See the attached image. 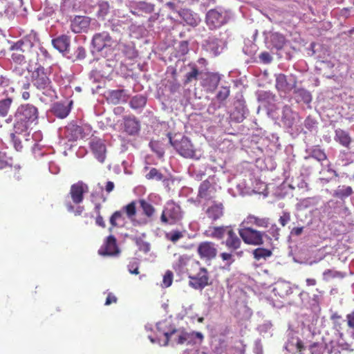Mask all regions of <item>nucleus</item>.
I'll list each match as a JSON object with an SVG mask.
<instances>
[{
  "label": "nucleus",
  "mask_w": 354,
  "mask_h": 354,
  "mask_svg": "<svg viewBox=\"0 0 354 354\" xmlns=\"http://www.w3.org/2000/svg\"><path fill=\"white\" fill-rule=\"evenodd\" d=\"M39 118V111L36 106L30 104L19 106L15 113L16 133L26 131L31 125L37 124Z\"/></svg>",
  "instance_id": "f257e3e1"
},
{
  "label": "nucleus",
  "mask_w": 354,
  "mask_h": 354,
  "mask_svg": "<svg viewBox=\"0 0 354 354\" xmlns=\"http://www.w3.org/2000/svg\"><path fill=\"white\" fill-rule=\"evenodd\" d=\"M50 75V72L39 65L31 71V82L43 95L52 97L55 95V91L53 88Z\"/></svg>",
  "instance_id": "f03ea898"
},
{
  "label": "nucleus",
  "mask_w": 354,
  "mask_h": 354,
  "mask_svg": "<svg viewBox=\"0 0 354 354\" xmlns=\"http://www.w3.org/2000/svg\"><path fill=\"white\" fill-rule=\"evenodd\" d=\"M165 337V346L167 345L169 342L171 340L177 344H183L187 343V344H194L196 343L195 339L197 338L202 342L203 339V335L200 332H191L188 333L183 330L172 329L170 331L165 332L164 333Z\"/></svg>",
  "instance_id": "7ed1b4c3"
},
{
  "label": "nucleus",
  "mask_w": 354,
  "mask_h": 354,
  "mask_svg": "<svg viewBox=\"0 0 354 354\" xmlns=\"http://www.w3.org/2000/svg\"><path fill=\"white\" fill-rule=\"evenodd\" d=\"M183 218L181 207L174 201L167 203L160 215V222L162 225H173L179 222Z\"/></svg>",
  "instance_id": "20e7f679"
},
{
  "label": "nucleus",
  "mask_w": 354,
  "mask_h": 354,
  "mask_svg": "<svg viewBox=\"0 0 354 354\" xmlns=\"http://www.w3.org/2000/svg\"><path fill=\"white\" fill-rule=\"evenodd\" d=\"M91 126L88 124L79 126L75 124H69L66 127L64 136L68 141L74 142L88 136L91 133Z\"/></svg>",
  "instance_id": "39448f33"
},
{
  "label": "nucleus",
  "mask_w": 354,
  "mask_h": 354,
  "mask_svg": "<svg viewBox=\"0 0 354 354\" xmlns=\"http://www.w3.org/2000/svg\"><path fill=\"white\" fill-rule=\"evenodd\" d=\"M239 233L245 243L252 245H262L263 243V236L266 235L265 232L254 230L249 226H243V228L239 230Z\"/></svg>",
  "instance_id": "423d86ee"
},
{
  "label": "nucleus",
  "mask_w": 354,
  "mask_h": 354,
  "mask_svg": "<svg viewBox=\"0 0 354 354\" xmlns=\"http://www.w3.org/2000/svg\"><path fill=\"white\" fill-rule=\"evenodd\" d=\"M169 142L181 156L186 158H194L196 157V150L191 141L187 137L184 136L180 140L174 141L169 137Z\"/></svg>",
  "instance_id": "0eeeda50"
},
{
  "label": "nucleus",
  "mask_w": 354,
  "mask_h": 354,
  "mask_svg": "<svg viewBox=\"0 0 354 354\" xmlns=\"http://www.w3.org/2000/svg\"><path fill=\"white\" fill-rule=\"evenodd\" d=\"M188 278L189 286L196 290H203L205 287L211 284L209 272L205 268H200L196 274H189Z\"/></svg>",
  "instance_id": "6e6552de"
},
{
  "label": "nucleus",
  "mask_w": 354,
  "mask_h": 354,
  "mask_svg": "<svg viewBox=\"0 0 354 354\" xmlns=\"http://www.w3.org/2000/svg\"><path fill=\"white\" fill-rule=\"evenodd\" d=\"M92 44L97 51L106 48L109 50H113L117 46V42L106 32L96 33L93 37Z\"/></svg>",
  "instance_id": "1a4fd4ad"
},
{
  "label": "nucleus",
  "mask_w": 354,
  "mask_h": 354,
  "mask_svg": "<svg viewBox=\"0 0 354 354\" xmlns=\"http://www.w3.org/2000/svg\"><path fill=\"white\" fill-rule=\"evenodd\" d=\"M197 252L201 259H214L218 252L216 245L212 241H203L198 244Z\"/></svg>",
  "instance_id": "9d476101"
},
{
  "label": "nucleus",
  "mask_w": 354,
  "mask_h": 354,
  "mask_svg": "<svg viewBox=\"0 0 354 354\" xmlns=\"http://www.w3.org/2000/svg\"><path fill=\"white\" fill-rule=\"evenodd\" d=\"M88 191V185L82 181H78L71 186L68 195L74 204L79 205L83 202L84 195Z\"/></svg>",
  "instance_id": "9b49d317"
},
{
  "label": "nucleus",
  "mask_w": 354,
  "mask_h": 354,
  "mask_svg": "<svg viewBox=\"0 0 354 354\" xmlns=\"http://www.w3.org/2000/svg\"><path fill=\"white\" fill-rule=\"evenodd\" d=\"M297 85V78L293 75H286L279 74L276 78V88L277 90L288 93L292 91Z\"/></svg>",
  "instance_id": "f8f14e48"
},
{
  "label": "nucleus",
  "mask_w": 354,
  "mask_h": 354,
  "mask_svg": "<svg viewBox=\"0 0 354 354\" xmlns=\"http://www.w3.org/2000/svg\"><path fill=\"white\" fill-rule=\"evenodd\" d=\"M120 252L117 245V241L113 235H109L103 245L98 250L99 254L102 256H114Z\"/></svg>",
  "instance_id": "ddd939ff"
},
{
  "label": "nucleus",
  "mask_w": 354,
  "mask_h": 354,
  "mask_svg": "<svg viewBox=\"0 0 354 354\" xmlns=\"http://www.w3.org/2000/svg\"><path fill=\"white\" fill-rule=\"evenodd\" d=\"M225 47V41L215 36L209 37L205 41L206 50L214 57L219 55Z\"/></svg>",
  "instance_id": "4468645a"
},
{
  "label": "nucleus",
  "mask_w": 354,
  "mask_h": 354,
  "mask_svg": "<svg viewBox=\"0 0 354 354\" xmlns=\"http://www.w3.org/2000/svg\"><path fill=\"white\" fill-rule=\"evenodd\" d=\"M91 24V19L86 16H76L71 21V29L75 33L86 32Z\"/></svg>",
  "instance_id": "2eb2a0df"
},
{
  "label": "nucleus",
  "mask_w": 354,
  "mask_h": 354,
  "mask_svg": "<svg viewBox=\"0 0 354 354\" xmlns=\"http://www.w3.org/2000/svg\"><path fill=\"white\" fill-rule=\"evenodd\" d=\"M270 225V218L268 217H259L258 216H255L254 214H249L247 217L243 221L241 225L242 226H249L252 227L255 225L258 227L267 228Z\"/></svg>",
  "instance_id": "dca6fc26"
},
{
  "label": "nucleus",
  "mask_w": 354,
  "mask_h": 354,
  "mask_svg": "<svg viewBox=\"0 0 354 354\" xmlns=\"http://www.w3.org/2000/svg\"><path fill=\"white\" fill-rule=\"evenodd\" d=\"M91 149L95 157L103 162L106 158V148L104 141L101 139H94L90 143Z\"/></svg>",
  "instance_id": "f3484780"
},
{
  "label": "nucleus",
  "mask_w": 354,
  "mask_h": 354,
  "mask_svg": "<svg viewBox=\"0 0 354 354\" xmlns=\"http://www.w3.org/2000/svg\"><path fill=\"white\" fill-rule=\"evenodd\" d=\"M221 81V76L217 73H206L203 79V86L207 88L210 92H214L218 87Z\"/></svg>",
  "instance_id": "a211bd4d"
},
{
  "label": "nucleus",
  "mask_w": 354,
  "mask_h": 354,
  "mask_svg": "<svg viewBox=\"0 0 354 354\" xmlns=\"http://www.w3.org/2000/svg\"><path fill=\"white\" fill-rule=\"evenodd\" d=\"M71 39L66 35H62L52 40L54 48L60 53H68L69 52Z\"/></svg>",
  "instance_id": "6ab92c4d"
},
{
  "label": "nucleus",
  "mask_w": 354,
  "mask_h": 354,
  "mask_svg": "<svg viewBox=\"0 0 354 354\" xmlns=\"http://www.w3.org/2000/svg\"><path fill=\"white\" fill-rule=\"evenodd\" d=\"M124 127L128 135L133 136L140 131V122L134 116H127L124 118Z\"/></svg>",
  "instance_id": "aec40b11"
},
{
  "label": "nucleus",
  "mask_w": 354,
  "mask_h": 354,
  "mask_svg": "<svg viewBox=\"0 0 354 354\" xmlns=\"http://www.w3.org/2000/svg\"><path fill=\"white\" fill-rule=\"evenodd\" d=\"M226 234L227 235L225 242L226 247L232 250H236L240 248L241 245V239L230 227H228Z\"/></svg>",
  "instance_id": "412c9836"
},
{
  "label": "nucleus",
  "mask_w": 354,
  "mask_h": 354,
  "mask_svg": "<svg viewBox=\"0 0 354 354\" xmlns=\"http://www.w3.org/2000/svg\"><path fill=\"white\" fill-rule=\"evenodd\" d=\"M273 292L275 295L285 298L292 293V289L290 283L283 281L275 283Z\"/></svg>",
  "instance_id": "4be33fe9"
},
{
  "label": "nucleus",
  "mask_w": 354,
  "mask_h": 354,
  "mask_svg": "<svg viewBox=\"0 0 354 354\" xmlns=\"http://www.w3.org/2000/svg\"><path fill=\"white\" fill-rule=\"evenodd\" d=\"M229 226H209L204 232V235L216 239H222Z\"/></svg>",
  "instance_id": "5701e85b"
},
{
  "label": "nucleus",
  "mask_w": 354,
  "mask_h": 354,
  "mask_svg": "<svg viewBox=\"0 0 354 354\" xmlns=\"http://www.w3.org/2000/svg\"><path fill=\"white\" fill-rule=\"evenodd\" d=\"M24 46H28V44L22 40L18 41L12 46L11 49L15 50V52L12 54V59L15 62L21 64L24 61V55L21 53L24 51L23 48Z\"/></svg>",
  "instance_id": "b1692460"
},
{
  "label": "nucleus",
  "mask_w": 354,
  "mask_h": 354,
  "mask_svg": "<svg viewBox=\"0 0 354 354\" xmlns=\"http://www.w3.org/2000/svg\"><path fill=\"white\" fill-rule=\"evenodd\" d=\"M207 217L212 221H216L223 215V205L222 203H214L206 210Z\"/></svg>",
  "instance_id": "393cba45"
},
{
  "label": "nucleus",
  "mask_w": 354,
  "mask_h": 354,
  "mask_svg": "<svg viewBox=\"0 0 354 354\" xmlns=\"http://www.w3.org/2000/svg\"><path fill=\"white\" fill-rule=\"evenodd\" d=\"M128 96L123 89L113 90L109 93L108 100L113 104H118L120 102H126Z\"/></svg>",
  "instance_id": "a878e982"
},
{
  "label": "nucleus",
  "mask_w": 354,
  "mask_h": 354,
  "mask_svg": "<svg viewBox=\"0 0 354 354\" xmlns=\"http://www.w3.org/2000/svg\"><path fill=\"white\" fill-rule=\"evenodd\" d=\"M335 140L337 142H339L343 147L346 148H349L350 144L351 142V138L349 133L341 129H337L335 131Z\"/></svg>",
  "instance_id": "bb28decb"
},
{
  "label": "nucleus",
  "mask_w": 354,
  "mask_h": 354,
  "mask_svg": "<svg viewBox=\"0 0 354 354\" xmlns=\"http://www.w3.org/2000/svg\"><path fill=\"white\" fill-rule=\"evenodd\" d=\"M124 222L125 217L124 216L122 211H115L109 218L111 226L109 228V231L111 232L114 227L122 226Z\"/></svg>",
  "instance_id": "cd10ccee"
},
{
  "label": "nucleus",
  "mask_w": 354,
  "mask_h": 354,
  "mask_svg": "<svg viewBox=\"0 0 354 354\" xmlns=\"http://www.w3.org/2000/svg\"><path fill=\"white\" fill-rule=\"evenodd\" d=\"M206 21L213 28L218 27L222 24V15L216 10H210L207 13Z\"/></svg>",
  "instance_id": "c85d7f7f"
},
{
  "label": "nucleus",
  "mask_w": 354,
  "mask_h": 354,
  "mask_svg": "<svg viewBox=\"0 0 354 354\" xmlns=\"http://www.w3.org/2000/svg\"><path fill=\"white\" fill-rule=\"evenodd\" d=\"M53 113L59 118H66L70 113L71 108L64 103L57 102L53 106Z\"/></svg>",
  "instance_id": "c756f323"
},
{
  "label": "nucleus",
  "mask_w": 354,
  "mask_h": 354,
  "mask_svg": "<svg viewBox=\"0 0 354 354\" xmlns=\"http://www.w3.org/2000/svg\"><path fill=\"white\" fill-rule=\"evenodd\" d=\"M295 115L296 113L292 112L290 108L285 106L283 110L281 121L285 126L291 128L295 124Z\"/></svg>",
  "instance_id": "7c9ffc66"
},
{
  "label": "nucleus",
  "mask_w": 354,
  "mask_h": 354,
  "mask_svg": "<svg viewBox=\"0 0 354 354\" xmlns=\"http://www.w3.org/2000/svg\"><path fill=\"white\" fill-rule=\"evenodd\" d=\"M353 194V189L351 186L339 185L334 191L333 196L335 198L344 200Z\"/></svg>",
  "instance_id": "2f4dec72"
},
{
  "label": "nucleus",
  "mask_w": 354,
  "mask_h": 354,
  "mask_svg": "<svg viewBox=\"0 0 354 354\" xmlns=\"http://www.w3.org/2000/svg\"><path fill=\"white\" fill-rule=\"evenodd\" d=\"M140 204V207L142 210L143 214L150 220H151L155 214H156V208L149 202L146 201L145 199H140L138 201Z\"/></svg>",
  "instance_id": "473e14b6"
},
{
  "label": "nucleus",
  "mask_w": 354,
  "mask_h": 354,
  "mask_svg": "<svg viewBox=\"0 0 354 354\" xmlns=\"http://www.w3.org/2000/svg\"><path fill=\"white\" fill-rule=\"evenodd\" d=\"M188 66L191 68V71L188 72L185 75L184 80V85H187L193 80H196L200 72L195 64H189Z\"/></svg>",
  "instance_id": "72a5a7b5"
},
{
  "label": "nucleus",
  "mask_w": 354,
  "mask_h": 354,
  "mask_svg": "<svg viewBox=\"0 0 354 354\" xmlns=\"http://www.w3.org/2000/svg\"><path fill=\"white\" fill-rule=\"evenodd\" d=\"M285 37L278 32L273 33L271 35V43L276 49L281 50L286 44Z\"/></svg>",
  "instance_id": "f704fd0d"
},
{
  "label": "nucleus",
  "mask_w": 354,
  "mask_h": 354,
  "mask_svg": "<svg viewBox=\"0 0 354 354\" xmlns=\"http://www.w3.org/2000/svg\"><path fill=\"white\" fill-rule=\"evenodd\" d=\"M344 274L335 269H327L322 273V279L325 281H328L333 279H342Z\"/></svg>",
  "instance_id": "c9c22d12"
},
{
  "label": "nucleus",
  "mask_w": 354,
  "mask_h": 354,
  "mask_svg": "<svg viewBox=\"0 0 354 354\" xmlns=\"http://www.w3.org/2000/svg\"><path fill=\"white\" fill-rule=\"evenodd\" d=\"M147 98L142 95H136L130 100V106L133 109H140L145 106Z\"/></svg>",
  "instance_id": "e433bc0d"
},
{
  "label": "nucleus",
  "mask_w": 354,
  "mask_h": 354,
  "mask_svg": "<svg viewBox=\"0 0 354 354\" xmlns=\"http://www.w3.org/2000/svg\"><path fill=\"white\" fill-rule=\"evenodd\" d=\"M271 255V250L266 248H258L253 250L254 258L257 261L261 259H266V258L270 257Z\"/></svg>",
  "instance_id": "4c0bfd02"
},
{
  "label": "nucleus",
  "mask_w": 354,
  "mask_h": 354,
  "mask_svg": "<svg viewBox=\"0 0 354 354\" xmlns=\"http://www.w3.org/2000/svg\"><path fill=\"white\" fill-rule=\"evenodd\" d=\"M309 156L319 162H322L327 159V156L324 151L317 147L311 149Z\"/></svg>",
  "instance_id": "58836bf2"
},
{
  "label": "nucleus",
  "mask_w": 354,
  "mask_h": 354,
  "mask_svg": "<svg viewBox=\"0 0 354 354\" xmlns=\"http://www.w3.org/2000/svg\"><path fill=\"white\" fill-rule=\"evenodd\" d=\"M125 212L127 216L130 219L133 220L136 214V203L135 201H132L130 203L122 207V212Z\"/></svg>",
  "instance_id": "ea45409f"
},
{
  "label": "nucleus",
  "mask_w": 354,
  "mask_h": 354,
  "mask_svg": "<svg viewBox=\"0 0 354 354\" xmlns=\"http://www.w3.org/2000/svg\"><path fill=\"white\" fill-rule=\"evenodd\" d=\"M12 100L10 97H8L0 100V116H6L10 108Z\"/></svg>",
  "instance_id": "a19ab883"
},
{
  "label": "nucleus",
  "mask_w": 354,
  "mask_h": 354,
  "mask_svg": "<svg viewBox=\"0 0 354 354\" xmlns=\"http://www.w3.org/2000/svg\"><path fill=\"white\" fill-rule=\"evenodd\" d=\"M211 187V183L208 180L202 182L198 189V196L201 198H207L209 196V189Z\"/></svg>",
  "instance_id": "79ce46f5"
},
{
  "label": "nucleus",
  "mask_w": 354,
  "mask_h": 354,
  "mask_svg": "<svg viewBox=\"0 0 354 354\" xmlns=\"http://www.w3.org/2000/svg\"><path fill=\"white\" fill-rule=\"evenodd\" d=\"M145 177L148 180H156L160 181L163 180L164 175L156 168H151L149 173L146 174Z\"/></svg>",
  "instance_id": "37998d69"
},
{
  "label": "nucleus",
  "mask_w": 354,
  "mask_h": 354,
  "mask_svg": "<svg viewBox=\"0 0 354 354\" xmlns=\"http://www.w3.org/2000/svg\"><path fill=\"white\" fill-rule=\"evenodd\" d=\"M97 16L104 18L109 11V4L107 1H100L97 4Z\"/></svg>",
  "instance_id": "c03bdc74"
},
{
  "label": "nucleus",
  "mask_w": 354,
  "mask_h": 354,
  "mask_svg": "<svg viewBox=\"0 0 354 354\" xmlns=\"http://www.w3.org/2000/svg\"><path fill=\"white\" fill-rule=\"evenodd\" d=\"M165 237L167 240L175 243L183 237V233L178 230H172L170 232L167 233Z\"/></svg>",
  "instance_id": "a18cd8bd"
},
{
  "label": "nucleus",
  "mask_w": 354,
  "mask_h": 354,
  "mask_svg": "<svg viewBox=\"0 0 354 354\" xmlns=\"http://www.w3.org/2000/svg\"><path fill=\"white\" fill-rule=\"evenodd\" d=\"M324 348V344L320 342H313L308 348L311 354H323Z\"/></svg>",
  "instance_id": "49530a36"
},
{
  "label": "nucleus",
  "mask_w": 354,
  "mask_h": 354,
  "mask_svg": "<svg viewBox=\"0 0 354 354\" xmlns=\"http://www.w3.org/2000/svg\"><path fill=\"white\" fill-rule=\"evenodd\" d=\"M230 88L229 86H221L216 97L219 102H223L230 96Z\"/></svg>",
  "instance_id": "de8ad7c7"
},
{
  "label": "nucleus",
  "mask_w": 354,
  "mask_h": 354,
  "mask_svg": "<svg viewBox=\"0 0 354 354\" xmlns=\"http://www.w3.org/2000/svg\"><path fill=\"white\" fill-rule=\"evenodd\" d=\"M86 50L82 46H78L75 50L74 55L69 57L73 61L82 60L86 57Z\"/></svg>",
  "instance_id": "09e8293b"
},
{
  "label": "nucleus",
  "mask_w": 354,
  "mask_h": 354,
  "mask_svg": "<svg viewBox=\"0 0 354 354\" xmlns=\"http://www.w3.org/2000/svg\"><path fill=\"white\" fill-rule=\"evenodd\" d=\"M128 270L131 274H138L139 272V261L136 259L133 258L129 263L128 266Z\"/></svg>",
  "instance_id": "8fccbe9b"
},
{
  "label": "nucleus",
  "mask_w": 354,
  "mask_h": 354,
  "mask_svg": "<svg viewBox=\"0 0 354 354\" xmlns=\"http://www.w3.org/2000/svg\"><path fill=\"white\" fill-rule=\"evenodd\" d=\"M348 327L352 330L351 337L354 339V310L346 317Z\"/></svg>",
  "instance_id": "3c124183"
},
{
  "label": "nucleus",
  "mask_w": 354,
  "mask_h": 354,
  "mask_svg": "<svg viewBox=\"0 0 354 354\" xmlns=\"http://www.w3.org/2000/svg\"><path fill=\"white\" fill-rule=\"evenodd\" d=\"M173 272L171 270H167L163 276L162 283L166 288L169 287L173 282Z\"/></svg>",
  "instance_id": "603ef678"
},
{
  "label": "nucleus",
  "mask_w": 354,
  "mask_h": 354,
  "mask_svg": "<svg viewBox=\"0 0 354 354\" xmlns=\"http://www.w3.org/2000/svg\"><path fill=\"white\" fill-rule=\"evenodd\" d=\"M331 320L334 324V326L337 330L340 331L342 329L340 321L342 320V316L337 313H334L331 315Z\"/></svg>",
  "instance_id": "864d4df0"
},
{
  "label": "nucleus",
  "mask_w": 354,
  "mask_h": 354,
  "mask_svg": "<svg viewBox=\"0 0 354 354\" xmlns=\"http://www.w3.org/2000/svg\"><path fill=\"white\" fill-rule=\"evenodd\" d=\"M290 221V214L289 212H283V215L279 219V223L284 227Z\"/></svg>",
  "instance_id": "5fc2aeb1"
},
{
  "label": "nucleus",
  "mask_w": 354,
  "mask_h": 354,
  "mask_svg": "<svg viewBox=\"0 0 354 354\" xmlns=\"http://www.w3.org/2000/svg\"><path fill=\"white\" fill-rule=\"evenodd\" d=\"M259 59L264 64H269L272 62V58L269 53L263 52L259 55Z\"/></svg>",
  "instance_id": "6e6d98bb"
},
{
  "label": "nucleus",
  "mask_w": 354,
  "mask_h": 354,
  "mask_svg": "<svg viewBox=\"0 0 354 354\" xmlns=\"http://www.w3.org/2000/svg\"><path fill=\"white\" fill-rule=\"evenodd\" d=\"M279 231L280 229L277 226V225L273 224L270 227L269 232L275 239H278L279 236Z\"/></svg>",
  "instance_id": "4d7b16f0"
},
{
  "label": "nucleus",
  "mask_w": 354,
  "mask_h": 354,
  "mask_svg": "<svg viewBox=\"0 0 354 354\" xmlns=\"http://www.w3.org/2000/svg\"><path fill=\"white\" fill-rule=\"evenodd\" d=\"M118 301V298L111 292H109L105 301V305L109 306L112 304H115Z\"/></svg>",
  "instance_id": "13d9d810"
},
{
  "label": "nucleus",
  "mask_w": 354,
  "mask_h": 354,
  "mask_svg": "<svg viewBox=\"0 0 354 354\" xmlns=\"http://www.w3.org/2000/svg\"><path fill=\"white\" fill-rule=\"evenodd\" d=\"M295 346L299 354H304V351L306 350V346L301 339L299 338L297 339Z\"/></svg>",
  "instance_id": "bf43d9fd"
},
{
  "label": "nucleus",
  "mask_w": 354,
  "mask_h": 354,
  "mask_svg": "<svg viewBox=\"0 0 354 354\" xmlns=\"http://www.w3.org/2000/svg\"><path fill=\"white\" fill-rule=\"evenodd\" d=\"M95 223L97 225L105 228L106 227V223L104 221V218L101 214L97 215L95 218Z\"/></svg>",
  "instance_id": "052dcab7"
},
{
  "label": "nucleus",
  "mask_w": 354,
  "mask_h": 354,
  "mask_svg": "<svg viewBox=\"0 0 354 354\" xmlns=\"http://www.w3.org/2000/svg\"><path fill=\"white\" fill-rule=\"evenodd\" d=\"M5 153L0 151V169H3L6 168L8 163L6 160H4Z\"/></svg>",
  "instance_id": "680f3d73"
},
{
  "label": "nucleus",
  "mask_w": 354,
  "mask_h": 354,
  "mask_svg": "<svg viewBox=\"0 0 354 354\" xmlns=\"http://www.w3.org/2000/svg\"><path fill=\"white\" fill-rule=\"evenodd\" d=\"M303 231L304 227H296L292 228L290 233L295 236H299L302 234Z\"/></svg>",
  "instance_id": "e2e57ef3"
},
{
  "label": "nucleus",
  "mask_w": 354,
  "mask_h": 354,
  "mask_svg": "<svg viewBox=\"0 0 354 354\" xmlns=\"http://www.w3.org/2000/svg\"><path fill=\"white\" fill-rule=\"evenodd\" d=\"M115 185L111 181H108L105 186V189L108 193H110L114 189Z\"/></svg>",
  "instance_id": "0e129e2a"
},
{
  "label": "nucleus",
  "mask_w": 354,
  "mask_h": 354,
  "mask_svg": "<svg viewBox=\"0 0 354 354\" xmlns=\"http://www.w3.org/2000/svg\"><path fill=\"white\" fill-rule=\"evenodd\" d=\"M220 256L223 261H230L232 259V255L227 252H222Z\"/></svg>",
  "instance_id": "69168bd1"
},
{
  "label": "nucleus",
  "mask_w": 354,
  "mask_h": 354,
  "mask_svg": "<svg viewBox=\"0 0 354 354\" xmlns=\"http://www.w3.org/2000/svg\"><path fill=\"white\" fill-rule=\"evenodd\" d=\"M306 283L308 286H315L317 284V280L313 278H308L306 280Z\"/></svg>",
  "instance_id": "338daca9"
},
{
  "label": "nucleus",
  "mask_w": 354,
  "mask_h": 354,
  "mask_svg": "<svg viewBox=\"0 0 354 354\" xmlns=\"http://www.w3.org/2000/svg\"><path fill=\"white\" fill-rule=\"evenodd\" d=\"M65 206L68 212H73L75 211V207L71 203V202L66 201L65 202Z\"/></svg>",
  "instance_id": "774afa93"
}]
</instances>
